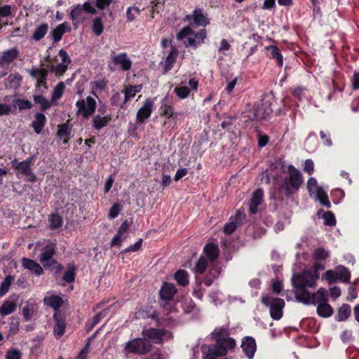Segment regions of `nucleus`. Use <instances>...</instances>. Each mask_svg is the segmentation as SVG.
I'll use <instances>...</instances> for the list:
<instances>
[{
	"instance_id": "f257e3e1",
	"label": "nucleus",
	"mask_w": 359,
	"mask_h": 359,
	"mask_svg": "<svg viewBox=\"0 0 359 359\" xmlns=\"http://www.w3.org/2000/svg\"><path fill=\"white\" fill-rule=\"evenodd\" d=\"M319 274L311 273V270H304L299 273H294L291 278L294 288L295 298L298 302L309 303L307 291L309 287L316 286V281Z\"/></svg>"
},
{
	"instance_id": "f03ea898",
	"label": "nucleus",
	"mask_w": 359,
	"mask_h": 359,
	"mask_svg": "<svg viewBox=\"0 0 359 359\" xmlns=\"http://www.w3.org/2000/svg\"><path fill=\"white\" fill-rule=\"evenodd\" d=\"M287 174L279 187L280 192L285 197H290L296 193L304 182L302 174L294 165H288Z\"/></svg>"
},
{
	"instance_id": "7ed1b4c3",
	"label": "nucleus",
	"mask_w": 359,
	"mask_h": 359,
	"mask_svg": "<svg viewBox=\"0 0 359 359\" xmlns=\"http://www.w3.org/2000/svg\"><path fill=\"white\" fill-rule=\"evenodd\" d=\"M236 345L233 338L228 337L216 343L212 347L208 348L204 359H216L218 356H224L229 350H233Z\"/></svg>"
},
{
	"instance_id": "20e7f679",
	"label": "nucleus",
	"mask_w": 359,
	"mask_h": 359,
	"mask_svg": "<svg viewBox=\"0 0 359 359\" xmlns=\"http://www.w3.org/2000/svg\"><path fill=\"white\" fill-rule=\"evenodd\" d=\"M262 302L270 309V315L273 320H280L283 316L285 301L280 298H273L268 295L262 296Z\"/></svg>"
},
{
	"instance_id": "39448f33",
	"label": "nucleus",
	"mask_w": 359,
	"mask_h": 359,
	"mask_svg": "<svg viewBox=\"0 0 359 359\" xmlns=\"http://www.w3.org/2000/svg\"><path fill=\"white\" fill-rule=\"evenodd\" d=\"M151 344L146 339L136 338L125 344V350L128 353L144 355L151 351Z\"/></svg>"
},
{
	"instance_id": "423d86ee",
	"label": "nucleus",
	"mask_w": 359,
	"mask_h": 359,
	"mask_svg": "<svg viewBox=\"0 0 359 359\" xmlns=\"http://www.w3.org/2000/svg\"><path fill=\"white\" fill-rule=\"evenodd\" d=\"M77 107L76 115H81L83 118H88L92 116L96 109V100L91 96H88L86 100L80 99L76 102Z\"/></svg>"
},
{
	"instance_id": "0eeeda50",
	"label": "nucleus",
	"mask_w": 359,
	"mask_h": 359,
	"mask_svg": "<svg viewBox=\"0 0 359 359\" xmlns=\"http://www.w3.org/2000/svg\"><path fill=\"white\" fill-rule=\"evenodd\" d=\"M11 167L15 170H17L16 175L18 176L21 175L27 178V181L34 183L36 181V176L34 173L33 170L23 161H18V159L14 158L11 162Z\"/></svg>"
},
{
	"instance_id": "6e6552de",
	"label": "nucleus",
	"mask_w": 359,
	"mask_h": 359,
	"mask_svg": "<svg viewBox=\"0 0 359 359\" xmlns=\"http://www.w3.org/2000/svg\"><path fill=\"white\" fill-rule=\"evenodd\" d=\"M55 252V245L53 243L48 244L42 248L39 260L45 268L50 267L53 264H57V262L53 258Z\"/></svg>"
},
{
	"instance_id": "1a4fd4ad",
	"label": "nucleus",
	"mask_w": 359,
	"mask_h": 359,
	"mask_svg": "<svg viewBox=\"0 0 359 359\" xmlns=\"http://www.w3.org/2000/svg\"><path fill=\"white\" fill-rule=\"evenodd\" d=\"M194 37H188L187 41H184V46L187 48L191 47L196 49L205 43L207 38V30L205 28L201 29L198 32H194L192 35Z\"/></svg>"
},
{
	"instance_id": "9d476101",
	"label": "nucleus",
	"mask_w": 359,
	"mask_h": 359,
	"mask_svg": "<svg viewBox=\"0 0 359 359\" xmlns=\"http://www.w3.org/2000/svg\"><path fill=\"white\" fill-rule=\"evenodd\" d=\"M154 107V102L151 99H147L137 112L136 116L137 121L143 123L147 118H149L152 113Z\"/></svg>"
},
{
	"instance_id": "9b49d317",
	"label": "nucleus",
	"mask_w": 359,
	"mask_h": 359,
	"mask_svg": "<svg viewBox=\"0 0 359 359\" xmlns=\"http://www.w3.org/2000/svg\"><path fill=\"white\" fill-rule=\"evenodd\" d=\"M264 191L261 189L255 190L248 203L249 212L250 215H255L258 212V207L263 201Z\"/></svg>"
},
{
	"instance_id": "f8f14e48",
	"label": "nucleus",
	"mask_w": 359,
	"mask_h": 359,
	"mask_svg": "<svg viewBox=\"0 0 359 359\" xmlns=\"http://www.w3.org/2000/svg\"><path fill=\"white\" fill-rule=\"evenodd\" d=\"M111 60L115 65H119L123 71H128L131 69L133 64L132 60L126 53H121L118 55H114V52H112Z\"/></svg>"
},
{
	"instance_id": "ddd939ff",
	"label": "nucleus",
	"mask_w": 359,
	"mask_h": 359,
	"mask_svg": "<svg viewBox=\"0 0 359 359\" xmlns=\"http://www.w3.org/2000/svg\"><path fill=\"white\" fill-rule=\"evenodd\" d=\"M259 103L264 107V109L271 108L272 114L276 113L277 114L278 111H280V108L277 107V100L275 95L272 91L263 94Z\"/></svg>"
},
{
	"instance_id": "4468645a",
	"label": "nucleus",
	"mask_w": 359,
	"mask_h": 359,
	"mask_svg": "<svg viewBox=\"0 0 359 359\" xmlns=\"http://www.w3.org/2000/svg\"><path fill=\"white\" fill-rule=\"evenodd\" d=\"M259 103L264 107V109L271 108L272 114L276 113L277 114L278 111H280V108L277 107V100L275 95L272 91L263 94Z\"/></svg>"
},
{
	"instance_id": "2eb2a0df",
	"label": "nucleus",
	"mask_w": 359,
	"mask_h": 359,
	"mask_svg": "<svg viewBox=\"0 0 359 359\" xmlns=\"http://www.w3.org/2000/svg\"><path fill=\"white\" fill-rule=\"evenodd\" d=\"M166 332L164 329L149 328L144 330L142 334L145 339L152 340L156 344H160Z\"/></svg>"
},
{
	"instance_id": "dca6fc26",
	"label": "nucleus",
	"mask_w": 359,
	"mask_h": 359,
	"mask_svg": "<svg viewBox=\"0 0 359 359\" xmlns=\"http://www.w3.org/2000/svg\"><path fill=\"white\" fill-rule=\"evenodd\" d=\"M252 117L250 118L257 121H262L267 119L272 114L271 108L264 109L260 103L255 105L252 111Z\"/></svg>"
},
{
	"instance_id": "f3484780",
	"label": "nucleus",
	"mask_w": 359,
	"mask_h": 359,
	"mask_svg": "<svg viewBox=\"0 0 359 359\" xmlns=\"http://www.w3.org/2000/svg\"><path fill=\"white\" fill-rule=\"evenodd\" d=\"M243 351L248 359H252L257 349L256 342L252 337H245L241 343Z\"/></svg>"
},
{
	"instance_id": "a211bd4d",
	"label": "nucleus",
	"mask_w": 359,
	"mask_h": 359,
	"mask_svg": "<svg viewBox=\"0 0 359 359\" xmlns=\"http://www.w3.org/2000/svg\"><path fill=\"white\" fill-rule=\"evenodd\" d=\"M159 114L167 119L172 118H177L178 114L174 112V107L171 103L168 102L167 97H165L162 101L159 108Z\"/></svg>"
},
{
	"instance_id": "6ab92c4d",
	"label": "nucleus",
	"mask_w": 359,
	"mask_h": 359,
	"mask_svg": "<svg viewBox=\"0 0 359 359\" xmlns=\"http://www.w3.org/2000/svg\"><path fill=\"white\" fill-rule=\"evenodd\" d=\"M19 50L16 47L2 52L0 56V67H4L6 65H10L19 56Z\"/></svg>"
},
{
	"instance_id": "aec40b11",
	"label": "nucleus",
	"mask_w": 359,
	"mask_h": 359,
	"mask_svg": "<svg viewBox=\"0 0 359 359\" xmlns=\"http://www.w3.org/2000/svg\"><path fill=\"white\" fill-rule=\"evenodd\" d=\"M55 324L53 328L54 334L57 338L62 337L65 332L66 324L60 311H55L53 315Z\"/></svg>"
},
{
	"instance_id": "412c9836",
	"label": "nucleus",
	"mask_w": 359,
	"mask_h": 359,
	"mask_svg": "<svg viewBox=\"0 0 359 359\" xmlns=\"http://www.w3.org/2000/svg\"><path fill=\"white\" fill-rule=\"evenodd\" d=\"M194 24L196 27H206L210 24V20L207 15L203 13V9L201 8H196L193 11Z\"/></svg>"
},
{
	"instance_id": "4be33fe9",
	"label": "nucleus",
	"mask_w": 359,
	"mask_h": 359,
	"mask_svg": "<svg viewBox=\"0 0 359 359\" xmlns=\"http://www.w3.org/2000/svg\"><path fill=\"white\" fill-rule=\"evenodd\" d=\"M71 32V27L67 22H65L53 29L50 32V34L51 35L53 41L56 43L62 39V37L65 32Z\"/></svg>"
},
{
	"instance_id": "5701e85b",
	"label": "nucleus",
	"mask_w": 359,
	"mask_h": 359,
	"mask_svg": "<svg viewBox=\"0 0 359 359\" xmlns=\"http://www.w3.org/2000/svg\"><path fill=\"white\" fill-rule=\"evenodd\" d=\"M308 301L309 303H303L305 305L320 304L326 302L325 299V290L323 287L318 289V290L312 294L307 291Z\"/></svg>"
},
{
	"instance_id": "b1692460",
	"label": "nucleus",
	"mask_w": 359,
	"mask_h": 359,
	"mask_svg": "<svg viewBox=\"0 0 359 359\" xmlns=\"http://www.w3.org/2000/svg\"><path fill=\"white\" fill-rule=\"evenodd\" d=\"M72 127L69 126V121L58 125V130L57 131V136L60 139H62L64 144H67L71 139Z\"/></svg>"
},
{
	"instance_id": "393cba45",
	"label": "nucleus",
	"mask_w": 359,
	"mask_h": 359,
	"mask_svg": "<svg viewBox=\"0 0 359 359\" xmlns=\"http://www.w3.org/2000/svg\"><path fill=\"white\" fill-rule=\"evenodd\" d=\"M47 121L46 116L41 112H37L34 115V120L32 123V126L36 133L40 134L42 132Z\"/></svg>"
},
{
	"instance_id": "a878e982",
	"label": "nucleus",
	"mask_w": 359,
	"mask_h": 359,
	"mask_svg": "<svg viewBox=\"0 0 359 359\" xmlns=\"http://www.w3.org/2000/svg\"><path fill=\"white\" fill-rule=\"evenodd\" d=\"M170 46L171 50L165 60L164 70L165 72H169L173 67V65L179 54V51L176 46L172 45H170Z\"/></svg>"
},
{
	"instance_id": "bb28decb",
	"label": "nucleus",
	"mask_w": 359,
	"mask_h": 359,
	"mask_svg": "<svg viewBox=\"0 0 359 359\" xmlns=\"http://www.w3.org/2000/svg\"><path fill=\"white\" fill-rule=\"evenodd\" d=\"M22 262V266L25 269H28L37 276L41 275L43 272L42 267L37 262L32 259L23 258Z\"/></svg>"
},
{
	"instance_id": "cd10ccee",
	"label": "nucleus",
	"mask_w": 359,
	"mask_h": 359,
	"mask_svg": "<svg viewBox=\"0 0 359 359\" xmlns=\"http://www.w3.org/2000/svg\"><path fill=\"white\" fill-rule=\"evenodd\" d=\"M111 120V116L110 114H107L104 116H101V115L97 114L93 118L92 126L96 130H100L107 126Z\"/></svg>"
},
{
	"instance_id": "c85d7f7f",
	"label": "nucleus",
	"mask_w": 359,
	"mask_h": 359,
	"mask_svg": "<svg viewBox=\"0 0 359 359\" xmlns=\"http://www.w3.org/2000/svg\"><path fill=\"white\" fill-rule=\"evenodd\" d=\"M176 291L172 284L165 283L160 290V296L162 299L171 300L176 293Z\"/></svg>"
},
{
	"instance_id": "c756f323",
	"label": "nucleus",
	"mask_w": 359,
	"mask_h": 359,
	"mask_svg": "<svg viewBox=\"0 0 359 359\" xmlns=\"http://www.w3.org/2000/svg\"><path fill=\"white\" fill-rule=\"evenodd\" d=\"M219 248L214 243H207L204 247V252L210 262L216 260L219 255Z\"/></svg>"
},
{
	"instance_id": "7c9ffc66",
	"label": "nucleus",
	"mask_w": 359,
	"mask_h": 359,
	"mask_svg": "<svg viewBox=\"0 0 359 359\" xmlns=\"http://www.w3.org/2000/svg\"><path fill=\"white\" fill-rule=\"evenodd\" d=\"M265 49L268 51H271V58L275 59L277 65L281 67L283 65V57L278 47L275 45H270L266 46Z\"/></svg>"
},
{
	"instance_id": "2f4dec72",
	"label": "nucleus",
	"mask_w": 359,
	"mask_h": 359,
	"mask_svg": "<svg viewBox=\"0 0 359 359\" xmlns=\"http://www.w3.org/2000/svg\"><path fill=\"white\" fill-rule=\"evenodd\" d=\"M211 335L212 337L215 340L216 343H218L229 337V330L228 327H216L211 333Z\"/></svg>"
},
{
	"instance_id": "473e14b6",
	"label": "nucleus",
	"mask_w": 359,
	"mask_h": 359,
	"mask_svg": "<svg viewBox=\"0 0 359 359\" xmlns=\"http://www.w3.org/2000/svg\"><path fill=\"white\" fill-rule=\"evenodd\" d=\"M332 307L327 302L320 303L318 305L317 313L323 318H328L333 314Z\"/></svg>"
},
{
	"instance_id": "72a5a7b5",
	"label": "nucleus",
	"mask_w": 359,
	"mask_h": 359,
	"mask_svg": "<svg viewBox=\"0 0 359 359\" xmlns=\"http://www.w3.org/2000/svg\"><path fill=\"white\" fill-rule=\"evenodd\" d=\"M337 279L344 283H349L351 273L347 268L342 265L337 266L335 269Z\"/></svg>"
},
{
	"instance_id": "f704fd0d",
	"label": "nucleus",
	"mask_w": 359,
	"mask_h": 359,
	"mask_svg": "<svg viewBox=\"0 0 359 359\" xmlns=\"http://www.w3.org/2000/svg\"><path fill=\"white\" fill-rule=\"evenodd\" d=\"M351 309L348 304H344L338 309L336 319L337 321H344L348 318L351 315Z\"/></svg>"
},
{
	"instance_id": "c9c22d12",
	"label": "nucleus",
	"mask_w": 359,
	"mask_h": 359,
	"mask_svg": "<svg viewBox=\"0 0 359 359\" xmlns=\"http://www.w3.org/2000/svg\"><path fill=\"white\" fill-rule=\"evenodd\" d=\"M128 226H121L117 233L111 240L110 244L111 246H118L120 247L121 245L122 241L125 239L123 237V234L127 231Z\"/></svg>"
},
{
	"instance_id": "e433bc0d",
	"label": "nucleus",
	"mask_w": 359,
	"mask_h": 359,
	"mask_svg": "<svg viewBox=\"0 0 359 359\" xmlns=\"http://www.w3.org/2000/svg\"><path fill=\"white\" fill-rule=\"evenodd\" d=\"M318 218L324 219V224H336V219L334 215L331 211L325 212L320 210L317 212Z\"/></svg>"
},
{
	"instance_id": "4c0bfd02",
	"label": "nucleus",
	"mask_w": 359,
	"mask_h": 359,
	"mask_svg": "<svg viewBox=\"0 0 359 359\" xmlns=\"http://www.w3.org/2000/svg\"><path fill=\"white\" fill-rule=\"evenodd\" d=\"M13 104L14 108L20 111L30 109L33 107V104L29 100L21 98L14 99Z\"/></svg>"
},
{
	"instance_id": "58836bf2",
	"label": "nucleus",
	"mask_w": 359,
	"mask_h": 359,
	"mask_svg": "<svg viewBox=\"0 0 359 359\" xmlns=\"http://www.w3.org/2000/svg\"><path fill=\"white\" fill-rule=\"evenodd\" d=\"M44 303L53 308L54 309L57 310L58 308H60L62 304L63 300L61 297L55 295H53L48 297L44 298Z\"/></svg>"
},
{
	"instance_id": "ea45409f",
	"label": "nucleus",
	"mask_w": 359,
	"mask_h": 359,
	"mask_svg": "<svg viewBox=\"0 0 359 359\" xmlns=\"http://www.w3.org/2000/svg\"><path fill=\"white\" fill-rule=\"evenodd\" d=\"M144 8L141 9L140 7L136 5L131 6L128 7L126 10V18L127 21L131 22L134 21L137 16L141 13V11Z\"/></svg>"
},
{
	"instance_id": "a19ab883",
	"label": "nucleus",
	"mask_w": 359,
	"mask_h": 359,
	"mask_svg": "<svg viewBox=\"0 0 359 359\" xmlns=\"http://www.w3.org/2000/svg\"><path fill=\"white\" fill-rule=\"evenodd\" d=\"M48 29V25L46 23L41 24L38 27L34 30L32 38L35 41H40L42 39L45 35L46 34Z\"/></svg>"
},
{
	"instance_id": "79ce46f5",
	"label": "nucleus",
	"mask_w": 359,
	"mask_h": 359,
	"mask_svg": "<svg viewBox=\"0 0 359 359\" xmlns=\"http://www.w3.org/2000/svg\"><path fill=\"white\" fill-rule=\"evenodd\" d=\"M29 74L32 78L38 80L48 78L49 70L47 68H32L29 71Z\"/></svg>"
},
{
	"instance_id": "37998d69",
	"label": "nucleus",
	"mask_w": 359,
	"mask_h": 359,
	"mask_svg": "<svg viewBox=\"0 0 359 359\" xmlns=\"http://www.w3.org/2000/svg\"><path fill=\"white\" fill-rule=\"evenodd\" d=\"M175 279L179 285L182 286H186L189 283V274L184 270H178L175 273Z\"/></svg>"
},
{
	"instance_id": "c03bdc74",
	"label": "nucleus",
	"mask_w": 359,
	"mask_h": 359,
	"mask_svg": "<svg viewBox=\"0 0 359 359\" xmlns=\"http://www.w3.org/2000/svg\"><path fill=\"white\" fill-rule=\"evenodd\" d=\"M33 98L35 103L40 104V109L42 111H45L46 110L48 109L52 105L51 102L41 95H34Z\"/></svg>"
},
{
	"instance_id": "a18cd8bd",
	"label": "nucleus",
	"mask_w": 359,
	"mask_h": 359,
	"mask_svg": "<svg viewBox=\"0 0 359 359\" xmlns=\"http://www.w3.org/2000/svg\"><path fill=\"white\" fill-rule=\"evenodd\" d=\"M17 305L15 303L10 301H6L0 307V313L1 316H7L15 311Z\"/></svg>"
},
{
	"instance_id": "49530a36",
	"label": "nucleus",
	"mask_w": 359,
	"mask_h": 359,
	"mask_svg": "<svg viewBox=\"0 0 359 359\" xmlns=\"http://www.w3.org/2000/svg\"><path fill=\"white\" fill-rule=\"evenodd\" d=\"M316 196L322 205L327 208H330L331 203L329 201L327 194L325 193L323 187H318Z\"/></svg>"
},
{
	"instance_id": "de8ad7c7",
	"label": "nucleus",
	"mask_w": 359,
	"mask_h": 359,
	"mask_svg": "<svg viewBox=\"0 0 359 359\" xmlns=\"http://www.w3.org/2000/svg\"><path fill=\"white\" fill-rule=\"evenodd\" d=\"M92 29L96 36H100L104 30V25L100 17H97L93 20Z\"/></svg>"
},
{
	"instance_id": "09e8293b",
	"label": "nucleus",
	"mask_w": 359,
	"mask_h": 359,
	"mask_svg": "<svg viewBox=\"0 0 359 359\" xmlns=\"http://www.w3.org/2000/svg\"><path fill=\"white\" fill-rule=\"evenodd\" d=\"M65 88V83L62 81L59 82L57 84V86L55 87V88L53 91L52 96H51L52 100L55 101V100H57L60 98H61V97L63 95Z\"/></svg>"
},
{
	"instance_id": "8fccbe9b",
	"label": "nucleus",
	"mask_w": 359,
	"mask_h": 359,
	"mask_svg": "<svg viewBox=\"0 0 359 359\" xmlns=\"http://www.w3.org/2000/svg\"><path fill=\"white\" fill-rule=\"evenodd\" d=\"M193 34H194L193 29L190 26H186L177 33L176 39L178 41H182L186 37L192 36Z\"/></svg>"
},
{
	"instance_id": "3c124183",
	"label": "nucleus",
	"mask_w": 359,
	"mask_h": 359,
	"mask_svg": "<svg viewBox=\"0 0 359 359\" xmlns=\"http://www.w3.org/2000/svg\"><path fill=\"white\" fill-rule=\"evenodd\" d=\"M83 11L81 8V4H76L74 6L70 13V18L72 20V21L78 20H83V18L82 16Z\"/></svg>"
},
{
	"instance_id": "603ef678",
	"label": "nucleus",
	"mask_w": 359,
	"mask_h": 359,
	"mask_svg": "<svg viewBox=\"0 0 359 359\" xmlns=\"http://www.w3.org/2000/svg\"><path fill=\"white\" fill-rule=\"evenodd\" d=\"M329 251L326 250L323 248H318L314 250L313 257L316 260L322 261L326 259L329 257Z\"/></svg>"
},
{
	"instance_id": "864d4df0",
	"label": "nucleus",
	"mask_w": 359,
	"mask_h": 359,
	"mask_svg": "<svg viewBox=\"0 0 359 359\" xmlns=\"http://www.w3.org/2000/svg\"><path fill=\"white\" fill-rule=\"evenodd\" d=\"M67 70V65L62 63H60L55 66L53 65H50V71L55 73L56 76L63 75Z\"/></svg>"
},
{
	"instance_id": "5fc2aeb1",
	"label": "nucleus",
	"mask_w": 359,
	"mask_h": 359,
	"mask_svg": "<svg viewBox=\"0 0 359 359\" xmlns=\"http://www.w3.org/2000/svg\"><path fill=\"white\" fill-rule=\"evenodd\" d=\"M63 280L67 283H72L75 280V268L72 265L67 266V271L63 275Z\"/></svg>"
},
{
	"instance_id": "6e6d98bb",
	"label": "nucleus",
	"mask_w": 359,
	"mask_h": 359,
	"mask_svg": "<svg viewBox=\"0 0 359 359\" xmlns=\"http://www.w3.org/2000/svg\"><path fill=\"white\" fill-rule=\"evenodd\" d=\"M13 280V276H7L5 279L1 282L0 286V296H4L9 290L10 285L12 280Z\"/></svg>"
},
{
	"instance_id": "4d7b16f0",
	"label": "nucleus",
	"mask_w": 359,
	"mask_h": 359,
	"mask_svg": "<svg viewBox=\"0 0 359 359\" xmlns=\"http://www.w3.org/2000/svg\"><path fill=\"white\" fill-rule=\"evenodd\" d=\"M174 92L179 98L185 99L189 95L191 90L187 86H179L174 89Z\"/></svg>"
},
{
	"instance_id": "13d9d810",
	"label": "nucleus",
	"mask_w": 359,
	"mask_h": 359,
	"mask_svg": "<svg viewBox=\"0 0 359 359\" xmlns=\"http://www.w3.org/2000/svg\"><path fill=\"white\" fill-rule=\"evenodd\" d=\"M207 265V259L205 257H201L196 262V272L200 274L203 273L205 271Z\"/></svg>"
},
{
	"instance_id": "bf43d9fd",
	"label": "nucleus",
	"mask_w": 359,
	"mask_h": 359,
	"mask_svg": "<svg viewBox=\"0 0 359 359\" xmlns=\"http://www.w3.org/2000/svg\"><path fill=\"white\" fill-rule=\"evenodd\" d=\"M121 209V206L119 203H114L109 209V217L114 219L118 217Z\"/></svg>"
},
{
	"instance_id": "052dcab7",
	"label": "nucleus",
	"mask_w": 359,
	"mask_h": 359,
	"mask_svg": "<svg viewBox=\"0 0 359 359\" xmlns=\"http://www.w3.org/2000/svg\"><path fill=\"white\" fill-rule=\"evenodd\" d=\"M6 358V359H21L22 353L16 348L10 349L7 351Z\"/></svg>"
},
{
	"instance_id": "680f3d73",
	"label": "nucleus",
	"mask_w": 359,
	"mask_h": 359,
	"mask_svg": "<svg viewBox=\"0 0 359 359\" xmlns=\"http://www.w3.org/2000/svg\"><path fill=\"white\" fill-rule=\"evenodd\" d=\"M304 171L309 175L314 172V163L311 159H306L304 161Z\"/></svg>"
},
{
	"instance_id": "e2e57ef3",
	"label": "nucleus",
	"mask_w": 359,
	"mask_h": 359,
	"mask_svg": "<svg viewBox=\"0 0 359 359\" xmlns=\"http://www.w3.org/2000/svg\"><path fill=\"white\" fill-rule=\"evenodd\" d=\"M142 239L140 238L134 245H131L127 248H126L123 252H137L142 248Z\"/></svg>"
},
{
	"instance_id": "0e129e2a",
	"label": "nucleus",
	"mask_w": 359,
	"mask_h": 359,
	"mask_svg": "<svg viewBox=\"0 0 359 359\" xmlns=\"http://www.w3.org/2000/svg\"><path fill=\"white\" fill-rule=\"evenodd\" d=\"M320 137L324 144L330 147L332 145V142L330 138V133L325 132V131H320Z\"/></svg>"
},
{
	"instance_id": "69168bd1",
	"label": "nucleus",
	"mask_w": 359,
	"mask_h": 359,
	"mask_svg": "<svg viewBox=\"0 0 359 359\" xmlns=\"http://www.w3.org/2000/svg\"><path fill=\"white\" fill-rule=\"evenodd\" d=\"M50 224H62L63 222L62 217L57 213H52L49 216Z\"/></svg>"
},
{
	"instance_id": "338daca9",
	"label": "nucleus",
	"mask_w": 359,
	"mask_h": 359,
	"mask_svg": "<svg viewBox=\"0 0 359 359\" xmlns=\"http://www.w3.org/2000/svg\"><path fill=\"white\" fill-rule=\"evenodd\" d=\"M318 187V182L316 178L311 177L309 178L307 181V189L309 193H311L313 190V189H316V192L317 191Z\"/></svg>"
},
{
	"instance_id": "774afa93",
	"label": "nucleus",
	"mask_w": 359,
	"mask_h": 359,
	"mask_svg": "<svg viewBox=\"0 0 359 359\" xmlns=\"http://www.w3.org/2000/svg\"><path fill=\"white\" fill-rule=\"evenodd\" d=\"M352 88L354 90H359V72L354 71L351 78Z\"/></svg>"
}]
</instances>
